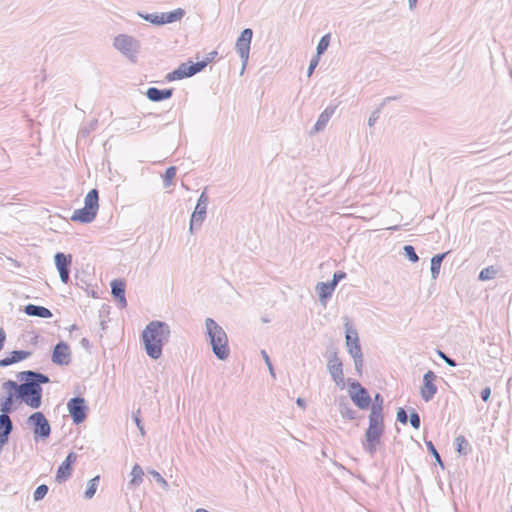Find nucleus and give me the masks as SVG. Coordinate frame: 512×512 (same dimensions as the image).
<instances>
[{"instance_id": "60", "label": "nucleus", "mask_w": 512, "mask_h": 512, "mask_svg": "<svg viewBox=\"0 0 512 512\" xmlns=\"http://www.w3.org/2000/svg\"><path fill=\"white\" fill-rule=\"evenodd\" d=\"M81 345L84 347H89V340L87 338H83L81 340Z\"/></svg>"}, {"instance_id": "46", "label": "nucleus", "mask_w": 512, "mask_h": 512, "mask_svg": "<svg viewBox=\"0 0 512 512\" xmlns=\"http://www.w3.org/2000/svg\"><path fill=\"white\" fill-rule=\"evenodd\" d=\"M139 414H140L139 410L136 413H134L133 414V420H134L137 428L139 429L141 435L144 436L145 435L144 425H143V423H142V421L140 419Z\"/></svg>"}, {"instance_id": "22", "label": "nucleus", "mask_w": 512, "mask_h": 512, "mask_svg": "<svg viewBox=\"0 0 512 512\" xmlns=\"http://www.w3.org/2000/svg\"><path fill=\"white\" fill-rule=\"evenodd\" d=\"M13 431V422L9 415L0 414V440H9V436Z\"/></svg>"}, {"instance_id": "45", "label": "nucleus", "mask_w": 512, "mask_h": 512, "mask_svg": "<svg viewBox=\"0 0 512 512\" xmlns=\"http://www.w3.org/2000/svg\"><path fill=\"white\" fill-rule=\"evenodd\" d=\"M437 355L450 367L457 366V363L454 359L450 358L448 355H446L443 351L437 350Z\"/></svg>"}, {"instance_id": "31", "label": "nucleus", "mask_w": 512, "mask_h": 512, "mask_svg": "<svg viewBox=\"0 0 512 512\" xmlns=\"http://www.w3.org/2000/svg\"><path fill=\"white\" fill-rule=\"evenodd\" d=\"M143 475H144V472H143L142 468L140 467V465L135 464L131 471L132 479L130 480V484L133 486L140 485L143 481Z\"/></svg>"}, {"instance_id": "58", "label": "nucleus", "mask_w": 512, "mask_h": 512, "mask_svg": "<svg viewBox=\"0 0 512 512\" xmlns=\"http://www.w3.org/2000/svg\"><path fill=\"white\" fill-rule=\"evenodd\" d=\"M11 365L10 361H9V357H6L4 359H0V366L1 367H6V366H9Z\"/></svg>"}, {"instance_id": "50", "label": "nucleus", "mask_w": 512, "mask_h": 512, "mask_svg": "<svg viewBox=\"0 0 512 512\" xmlns=\"http://www.w3.org/2000/svg\"><path fill=\"white\" fill-rule=\"evenodd\" d=\"M353 360L356 372L358 373V375H362V369L364 364L363 356L361 358H354Z\"/></svg>"}, {"instance_id": "55", "label": "nucleus", "mask_w": 512, "mask_h": 512, "mask_svg": "<svg viewBox=\"0 0 512 512\" xmlns=\"http://www.w3.org/2000/svg\"><path fill=\"white\" fill-rule=\"evenodd\" d=\"M217 55V52L216 51H212L210 53L207 54L206 58L204 59V61H208V64L210 62H212L214 60V58L216 57Z\"/></svg>"}, {"instance_id": "44", "label": "nucleus", "mask_w": 512, "mask_h": 512, "mask_svg": "<svg viewBox=\"0 0 512 512\" xmlns=\"http://www.w3.org/2000/svg\"><path fill=\"white\" fill-rule=\"evenodd\" d=\"M409 422L413 428H415V429L420 428L421 419H420L419 414L415 410H412V412L410 413Z\"/></svg>"}, {"instance_id": "13", "label": "nucleus", "mask_w": 512, "mask_h": 512, "mask_svg": "<svg viewBox=\"0 0 512 512\" xmlns=\"http://www.w3.org/2000/svg\"><path fill=\"white\" fill-rule=\"evenodd\" d=\"M55 266L59 272L61 281L67 284L70 280V267L72 264V257L70 254L57 252L54 255Z\"/></svg>"}, {"instance_id": "61", "label": "nucleus", "mask_w": 512, "mask_h": 512, "mask_svg": "<svg viewBox=\"0 0 512 512\" xmlns=\"http://www.w3.org/2000/svg\"><path fill=\"white\" fill-rule=\"evenodd\" d=\"M195 512H210L204 508H198Z\"/></svg>"}, {"instance_id": "51", "label": "nucleus", "mask_w": 512, "mask_h": 512, "mask_svg": "<svg viewBox=\"0 0 512 512\" xmlns=\"http://www.w3.org/2000/svg\"><path fill=\"white\" fill-rule=\"evenodd\" d=\"M490 395H491V389L490 387H485L482 391H481V398L484 402H487L490 398Z\"/></svg>"}, {"instance_id": "18", "label": "nucleus", "mask_w": 512, "mask_h": 512, "mask_svg": "<svg viewBox=\"0 0 512 512\" xmlns=\"http://www.w3.org/2000/svg\"><path fill=\"white\" fill-rule=\"evenodd\" d=\"M336 106H328L325 110L319 115L311 134L319 133L324 130L327 123L329 122L332 115L335 113Z\"/></svg>"}, {"instance_id": "11", "label": "nucleus", "mask_w": 512, "mask_h": 512, "mask_svg": "<svg viewBox=\"0 0 512 512\" xmlns=\"http://www.w3.org/2000/svg\"><path fill=\"white\" fill-rule=\"evenodd\" d=\"M350 388L355 390V392L350 395L354 404L361 410L369 408L372 399L366 388H364L358 381L351 382Z\"/></svg>"}, {"instance_id": "33", "label": "nucleus", "mask_w": 512, "mask_h": 512, "mask_svg": "<svg viewBox=\"0 0 512 512\" xmlns=\"http://www.w3.org/2000/svg\"><path fill=\"white\" fill-rule=\"evenodd\" d=\"M31 355L30 351L25 350H14L10 353L9 361L12 364L20 362L26 358H28Z\"/></svg>"}, {"instance_id": "27", "label": "nucleus", "mask_w": 512, "mask_h": 512, "mask_svg": "<svg viewBox=\"0 0 512 512\" xmlns=\"http://www.w3.org/2000/svg\"><path fill=\"white\" fill-rule=\"evenodd\" d=\"M316 291L318 292L319 300L322 304H325L333 294V291L330 290L325 282H319L316 285Z\"/></svg>"}, {"instance_id": "43", "label": "nucleus", "mask_w": 512, "mask_h": 512, "mask_svg": "<svg viewBox=\"0 0 512 512\" xmlns=\"http://www.w3.org/2000/svg\"><path fill=\"white\" fill-rule=\"evenodd\" d=\"M349 354L354 358H361L363 356L361 345L355 344L347 347Z\"/></svg>"}, {"instance_id": "5", "label": "nucleus", "mask_w": 512, "mask_h": 512, "mask_svg": "<svg viewBox=\"0 0 512 512\" xmlns=\"http://www.w3.org/2000/svg\"><path fill=\"white\" fill-rule=\"evenodd\" d=\"M384 433V420L383 418L369 417V426L365 432V440L362 445L366 452L373 456L377 451V446L380 444L381 436Z\"/></svg>"}, {"instance_id": "54", "label": "nucleus", "mask_w": 512, "mask_h": 512, "mask_svg": "<svg viewBox=\"0 0 512 512\" xmlns=\"http://www.w3.org/2000/svg\"><path fill=\"white\" fill-rule=\"evenodd\" d=\"M6 340V333L2 327H0V351L2 350Z\"/></svg>"}, {"instance_id": "25", "label": "nucleus", "mask_w": 512, "mask_h": 512, "mask_svg": "<svg viewBox=\"0 0 512 512\" xmlns=\"http://www.w3.org/2000/svg\"><path fill=\"white\" fill-rule=\"evenodd\" d=\"M345 338H346V346H352L355 344H360L358 332L355 328H353L350 323L349 319L345 318Z\"/></svg>"}, {"instance_id": "9", "label": "nucleus", "mask_w": 512, "mask_h": 512, "mask_svg": "<svg viewBox=\"0 0 512 512\" xmlns=\"http://www.w3.org/2000/svg\"><path fill=\"white\" fill-rule=\"evenodd\" d=\"M208 196L205 191H203L197 201L196 207L191 215L189 232L191 234L194 233V229H199L206 218L207 213V205H208Z\"/></svg>"}, {"instance_id": "52", "label": "nucleus", "mask_w": 512, "mask_h": 512, "mask_svg": "<svg viewBox=\"0 0 512 512\" xmlns=\"http://www.w3.org/2000/svg\"><path fill=\"white\" fill-rule=\"evenodd\" d=\"M347 274L343 271H337L333 274V279L339 283L342 279H345Z\"/></svg>"}, {"instance_id": "32", "label": "nucleus", "mask_w": 512, "mask_h": 512, "mask_svg": "<svg viewBox=\"0 0 512 512\" xmlns=\"http://www.w3.org/2000/svg\"><path fill=\"white\" fill-rule=\"evenodd\" d=\"M99 480H100V476L97 475V476L93 477L92 479H90L88 481L87 489H86V491L84 493V497L86 499L93 498V496L96 493V490H97V487H98V484H99Z\"/></svg>"}, {"instance_id": "34", "label": "nucleus", "mask_w": 512, "mask_h": 512, "mask_svg": "<svg viewBox=\"0 0 512 512\" xmlns=\"http://www.w3.org/2000/svg\"><path fill=\"white\" fill-rule=\"evenodd\" d=\"M498 273V269L494 266H489L487 268H484L480 271L478 275V279L481 281H487L495 278V276Z\"/></svg>"}, {"instance_id": "7", "label": "nucleus", "mask_w": 512, "mask_h": 512, "mask_svg": "<svg viewBox=\"0 0 512 512\" xmlns=\"http://www.w3.org/2000/svg\"><path fill=\"white\" fill-rule=\"evenodd\" d=\"M27 424L33 430L34 440L38 441L39 439L45 440L51 434V425L45 415L38 411L32 413L27 418Z\"/></svg>"}, {"instance_id": "40", "label": "nucleus", "mask_w": 512, "mask_h": 512, "mask_svg": "<svg viewBox=\"0 0 512 512\" xmlns=\"http://www.w3.org/2000/svg\"><path fill=\"white\" fill-rule=\"evenodd\" d=\"M404 255L413 263L418 262L419 257L412 245H405L403 247Z\"/></svg>"}, {"instance_id": "36", "label": "nucleus", "mask_w": 512, "mask_h": 512, "mask_svg": "<svg viewBox=\"0 0 512 512\" xmlns=\"http://www.w3.org/2000/svg\"><path fill=\"white\" fill-rule=\"evenodd\" d=\"M391 99H392L391 97H386V98L383 100V102L380 104V106H379L377 109H375V110L371 113V115H370V117H369V119H368V125H369L370 127H373V126L375 125V123L377 122V120H378V119H379V117H380L381 109H382V108H383V106H384L388 101H390ZM393 99H396V98L394 97Z\"/></svg>"}, {"instance_id": "41", "label": "nucleus", "mask_w": 512, "mask_h": 512, "mask_svg": "<svg viewBox=\"0 0 512 512\" xmlns=\"http://www.w3.org/2000/svg\"><path fill=\"white\" fill-rule=\"evenodd\" d=\"M48 490H49V488L47 485H45V484L39 485L33 494L34 501L42 500L47 495Z\"/></svg>"}, {"instance_id": "30", "label": "nucleus", "mask_w": 512, "mask_h": 512, "mask_svg": "<svg viewBox=\"0 0 512 512\" xmlns=\"http://www.w3.org/2000/svg\"><path fill=\"white\" fill-rule=\"evenodd\" d=\"M139 17L142 19L154 24V25H163L164 24V18L162 16V13H138Z\"/></svg>"}, {"instance_id": "56", "label": "nucleus", "mask_w": 512, "mask_h": 512, "mask_svg": "<svg viewBox=\"0 0 512 512\" xmlns=\"http://www.w3.org/2000/svg\"><path fill=\"white\" fill-rule=\"evenodd\" d=\"M326 284L330 288V290L334 292L338 283L332 278V280L330 282H326Z\"/></svg>"}, {"instance_id": "37", "label": "nucleus", "mask_w": 512, "mask_h": 512, "mask_svg": "<svg viewBox=\"0 0 512 512\" xmlns=\"http://www.w3.org/2000/svg\"><path fill=\"white\" fill-rule=\"evenodd\" d=\"M329 43L330 34H325L324 36H322L316 48V56L319 57L320 55H322L327 50Z\"/></svg>"}, {"instance_id": "16", "label": "nucleus", "mask_w": 512, "mask_h": 512, "mask_svg": "<svg viewBox=\"0 0 512 512\" xmlns=\"http://www.w3.org/2000/svg\"><path fill=\"white\" fill-rule=\"evenodd\" d=\"M77 460V454L74 452L68 453L66 459L61 463V465L58 467L57 473H56V481L58 483L65 482L68 480L72 474V465Z\"/></svg>"}, {"instance_id": "20", "label": "nucleus", "mask_w": 512, "mask_h": 512, "mask_svg": "<svg viewBox=\"0 0 512 512\" xmlns=\"http://www.w3.org/2000/svg\"><path fill=\"white\" fill-rule=\"evenodd\" d=\"M191 76H192V74H191V71L189 68V62H185V63L180 64L177 69L168 73L166 75V80L167 81H175V80H181L184 78H188Z\"/></svg>"}, {"instance_id": "2", "label": "nucleus", "mask_w": 512, "mask_h": 512, "mask_svg": "<svg viewBox=\"0 0 512 512\" xmlns=\"http://www.w3.org/2000/svg\"><path fill=\"white\" fill-rule=\"evenodd\" d=\"M170 327L166 322L154 320L142 331V341L147 355L157 360L162 356L163 346L169 341Z\"/></svg>"}, {"instance_id": "49", "label": "nucleus", "mask_w": 512, "mask_h": 512, "mask_svg": "<svg viewBox=\"0 0 512 512\" xmlns=\"http://www.w3.org/2000/svg\"><path fill=\"white\" fill-rule=\"evenodd\" d=\"M318 63H319V57L318 56H314L311 59L309 67H308V70H307L308 77H310L313 74V72H314L315 68L317 67Z\"/></svg>"}, {"instance_id": "3", "label": "nucleus", "mask_w": 512, "mask_h": 512, "mask_svg": "<svg viewBox=\"0 0 512 512\" xmlns=\"http://www.w3.org/2000/svg\"><path fill=\"white\" fill-rule=\"evenodd\" d=\"M205 327L214 355L219 360H226L229 357L230 350L225 330L212 318H206Z\"/></svg>"}, {"instance_id": "14", "label": "nucleus", "mask_w": 512, "mask_h": 512, "mask_svg": "<svg viewBox=\"0 0 512 512\" xmlns=\"http://www.w3.org/2000/svg\"><path fill=\"white\" fill-rule=\"evenodd\" d=\"M436 374L429 370L423 376V384L420 388V395L425 402H429L433 399L437 393V386L435 385Z\"/></svg>"}, {"instance_id": "38", "label": "nucleus", "mask_w": 512, "mask_h": 512, "mask_svg": "<svg viewBox=\"0 0 512 512\" xmlns=\"http://www.w3.org/2000/svg\"><path fill=\"white\" fill-rule=\"evenodd\" d=\"M426 446H427V449L428 451L432 454V456L434 457L436 463L442 468L444 469V463L440 457V454L438 453L435 445L432 443V441H426Z\"/></svg>"}, {"instance_id": "29", "label": "nucleus", "mask_w": 512, "mask_h": 512, "mask_svg": "<svg viewBox=\"0 0 512 512\" xmlns=\"http://www.w3.org/2000/svg\"><path fill=\"white\" fill-rule=\"evenodd\" d=\"M184 14H185V11L181 8H178L176 10H173V11H170L167 13H162V16L164 18V24L179 21L182 19Z\"/></svg>"}, {"instance_id": "42", "label": "nucleus", "mask_w": 512, "mask_h": 512, "mask_svg": "<svg viewBox=\"0 0 512 512\" xmlns=\"http://www.w3.org/2000/svg\"><path fill=\"white\" fill-rule=\"evenodd\" d=\"M175 175H176V167L170 166L166 169L165 174H164V179H163L165 187H168L171 185L172 180L175 177Z\"/></svg>"}, {"instance_id": "48", "label": "nucleus", "mask_w": 512, "mask_h": 512, "mask_svg": "<svg viewBox=\"0 0 512 512\" xmlns=\"http://www.w3.org/2000/svg\"><path fill=\"white\" fill-rule=\"evenodd\" d=\"M397 421H399L402 424H407L408 422V416L404 408H398L397 410Z\"/></svg>"}, {"instance_id": "35", "label": "nucleus", "mask_w": 512, "mask_h": 512, "mask_svg": "<svg viewBox=\"0 0 512 512\" xmlns=\"http://www.w3.org/2000/svg\"><path fill=\"white\" fill-rule=\"evenodd\" d=\"M339 412L343 418L348 420H354L356 418V411L348 403H341Z\"/></svg>"}, {"instance_id": "4", "label": "nucleus", "mask_w": 512, "mask_h": 512, "mask_svg": "<svg viewBox=\"0 0 512 512\" xmlns=\"http://www.w3.org/2000/svg\"><path fill=\"white\" fill-rule=\"evenodd\" d=\"M99 194L97 189L90 190L84 200V207L80 209H76L72 216L71 220L74 222L80 223H90L92 222L98 212L99 208Z\"/></svg>"}, {"instance_id": "53", "label": "nucleus", "mask_w": 512, "mask_h": 512, "mask_svg": "<svg viewBox=\"0 0 512 512\" xmlns=\"http://www.w3.org/2000/svg\"><path fill=\"white\" fill-rule=\"evenodd\" d=\"M150 473H151V475L155 478V480H156L157 482L162 483V484H165V485L167 484L166 480H165V479L160 475V473H159V472H157V471L153 470V471H151Z\"/></svg>"}, {"instance_id": "17", "label": "nucleus", "mask_w": 512, "mask_h": 512, "mask_svg": "<svg viewBox=\"0 0 512 512\" xmlns=\"http://www.w3.org/2000/svg\"><path fill=\"white\" fill-rule=\"evenodd\" d=\"M125 287V282L122 280L115 279L111 282V293L121 308L127 306Z\"/></svg>"}, {"instance_id": "26", "label": "nucleus", "mask_w": 512, "mask_h": 512, "mask_svg": "<svg viewBox=\"0 0 512 512\" xmlns=\"http://www.w3.org/2000/svg\"><path fill=\"white\" fill-rule=\"evenodd\" d=\"M447 254H448V252L440 253L431 258L430 270H431V276L433 279H437V277L439 276L441 264Z\"/></svg>"}, {"instance_id": "19", "label": "nucleus", "mask_w": 512, "mask_h": 512, "mask_svg": "<svg viewBox=\"0 0 512 512\" xmlns=\"http://www.w3.org/2000/svg\"><path fill=\"white\" fill-rule=\"evenodd\" d=\"M173 95V89H158L156 87H150L146 91L147 98L152 102H160L171 98Z\"/></svg>"}, {"instance_id": "15", "label": "nucleus", "mask_w": 512, "mask_h": 512, "mask_svg": "<svg viewBox=\"0 0 512 512\" xmlns=\"http://www.w3.org/2000/svg\"><path fill=\"white\" fill-rule=\"evenodd\" d=\"M51 360L56 365H69L71 362V351L69 345L63 341L57 343L53 348Z\"/></svg>"}, {"instance_id": "6", "label": "nucleus", "mask_w": 512, "mask_h": 512, "mask_svg": "<svg viewBox=\"0 0 512 512\" xmlns=\"http://www.w3.org/2000/svg\"><path fill=\"white\" fill-rule=\"evenodd\" d=\"M113 46L132 63H135L140 52V41L128 34H119L114 38Z\"/></svg>"}, {"instance_id": "12", "label": "nucleus", "mask_w": 512, "mask_h": 512, "mask_svg": "<svg viewBox=\"0 0 512 512\" xmlns=\"http://www.w3.org/2000/svg\"><path fill=\"white\" fill-rule=\"evenodd\" d=\"M253 36V31L250 28L244 29L236 41V51L243 61V67H245L250 52V44Z\"/></svg>"}, {"instance_id": "39", "label": "nucleus", "mask_w": 512, "mask_h": 512, "mask_svg": "<svg viewBox=\"0 0 512 512\" xmlns=\"http://www.w3.org/2000/svg\"><path fill=\"white\" fill-rule=\"evenodd\" d=\"M208 65V61H198L196 63L189 61V68L192 76L201 72Z\"/></svg>"}, {"instance_id": "23", "label": "nucleus", "mask_w": 512, "mask_h": 512, "mask_svg": "<svg viewBox=\"0 0 512 512\" xmlns=\"http://www.w3.org/2000/svg\"><path fill=\"white\" fill-rule=\"evenodd\" d=\"M7 396L2 398L0 401V414L9 415L13 411V404L16 398V394L13 390H6Z\"/></svg>"}, {"instance_id": "10", "label": "nucleus", "mask_w": 512, "mask_h": 512, "mask_svg": "<svg viewBox=\"0 0 512 512\" xmlns=\"http://www.w3.org/2000/svg\"><path fill=\"white\" fill-rule=\"evenodd\" d=\"M327 368L335 384L343 389L345 387L343 364L339 359L337 352H332L328 357Z\"/></svg>"}, {"instance_id": "8", "label": "nucleus", "mask_w": 512, "mask_h": 512, "mask_svg": "<svg viewBox=\"0 0 512 512\" xmlns=\"http://www.w3.org/2000/svg\"><path fill=\"white\" fill-rule=\"evenodd\" d=\"M67 409L73 423L76 425L81 424L86 420L89 410L86 400L80 396L71 398L67 403Z\"/></svg>"}, {"instance_id": "47", "label": "nucleus", "mask_w": 512, "mask_h": 512, "mask_svg": "<svg viewBox=\"0 0 512 512\" xmlns=\"http://www.w3.org/2000/svg\"><path fill=\"white\" fill-rule=\"evenodd\" d=\"M261 354H262V356H263V358H264V360H265V363H266V365H267V367H268V369H269V372H270L271 376H272L273 378H275L274 368H273V365H272V363H271V360H270V358H269V356H268L267 352H266L265 350H262V351H261Z\"/></svg>"}, {"instance_id": "21", "label": "nucleus", "mask_w": 512, "mask_h": 512, "mask_svg": "<svg viewBox=\"0 0 512 512\" xmlns=\"http://www.w3.org/2000/svg\"><path fill=\"white\" fill-rule=\"evenodd\" d=\"M24 312L28 316L39 318H50L53 316L52 312L48 308L34 304H27L24 307Z\"/></svg>"}, {"instance_id": "57", "label": "nucleus", "mask_w": 512, "mask_h": 512, "mask_svg": "<svg viewBox=\"0 0 512 512\" xmlns=\"http://www.w3.org/2000/svg\"><path fill=\"white\" fill-rule=\"evenodd\" d=\"M296 404L303 409L306 407V401L301 397L297 398Z\"/></svg>"}, {"instance_id": "24", "label": "nucleus", "mask_w": 512, "mask_h": 512, "mask_svg": "<svg viewBox=\"0 0 512 512\" xmlns=\"http://www.w3.org/2000/svg\"><path fill=\"white\" fill-rule=\"evenodd\" d=\"M383 404L384 399L380 393H376L374 396V400L371 405V411L369 417L373 418H383Z\"/></svg>"}, {"instance_id": "62", "label": "nucleus", "mask_w": 512, "mask_h": 512, "mask_svg": "<svg viewBox=\"0 0 512 512\" xmlns=\"http://www.w3.org/2000/svg\"><path fill=\"white\" fill-rule=\"evenodd\" d=\"M510 75H511V78H512V69H511Z\"/></svg>"}, {"instance_id": "59", "label": "nucleus", "mask_w": 512, "mask_h": 512, "mask_svg": "<svg viewBox=\"0 0 512 512\" xmlns=\"http://www.w3.org/2000/svg\"><path fill=\"white\" fill-rule=\"evenodd\" d=\"M418 0H408V3H409V8L410 9H413L416 5Z\"/></svg>"}, {"instance_id": "1", "label": "nucleus", "mask_w": 512, "mask_h": 512, "mask_svg": "<svg viewBox=\"0 0 512 512\" xmlns=\"http://www.w3.org/2000/svg\"><path fill=\"white\" fill-rule=\"evenodd\" d=\"M18 379L23 381L21 384L13 380L3 383V389L13 390L16 398L23 401L33 409L42 405V384L50 382L49 377L38 371L26 370L18 374Z\"/></svg>"}, {"instance_id": "28", "label": "nucleus", "mask_w": 512, "mask_h": 512, "mask_svg": "<svg viewBox=\"0 0 512 512\" xmlns=\"http://www.w3.org/2000/svg\"><path fill=\"white\" fill-rule=\"evenodd\" d=\"M456 451L459 455H467L470 451V444L463 435L455 438Z\"/></svg>"}]
</instances>
